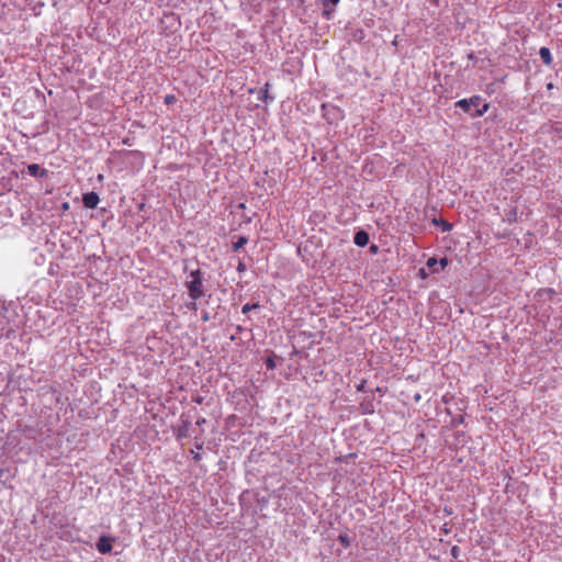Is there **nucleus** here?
Returning <instances> with one entry per match:
<instances>
[{
  "label": "nucleus",
  "mask_w": 562,
  "mask_h": 562,
  "mask_svg": "<svg viewBox=\"0 0 562 562\" xmlns=\"http://www.w3.org/2000/svg\"><path fill=\"white\" fill-rule=\"evenodd\" d=\"M187 307H188L189 310H191V311H196V308H198L196 301H193V300H192V302H191V303L187 304Z\"/></svg>",
  "instance_id": "24"
},
{
  "label": "nucleus",
  "mask_w": 562,
  "mask_h": 562,
  "mask_svg": "<svg viewBox=\"0 0 562 562\" xmlns=\"http://www.w3.org/2000/svg\"><path fill=\"white\" fill-rule=\"evenodd\" d=\"M189 278L190 280L184 282L188 295L191 300L198 301L205 295L203 273L200 269H195L190 272Z\"/></svg>",
  "instance_id": "1"
},
{
  "label": "nucleus",
  "mask_w": 562,
  "mask_h": 562,
  "mask_svg": "<svg viewBox=\"0 0 562 562\" xmlns=\"http://www.w3.org/2000/svg\"><path fill=\"white\" fill-rule=\"evenodd\" d=\"M201 318L203 322H209L210 321V313L207 311H203L202 312V315H201Z\"/></svg>",
  "instance_id": "25"
},
{
  "label": "nucleus",
  "mask_w": 562,
  "mask_h": 562,
  "mask_svg": "<svg viewBox=\"0 0 562 562\" xmlns=\"http://www.w3.org/2000/svg\"><path fill=\"white\" fill-rule=\"evenodd\" d=\"M539 56H540L542 63L547 66H550L553 61L551 52L548 47H541L539 49Z\"/></svg>",
  "instance_id": "9"
},
{
  "label": "nucleus",
  "mask_w": 562,
  "mask_h": 562,
  "mask_svg": "<svg viewBox=\"0 0 562 562\" xmlns=\"http://www.w3.org/2000/svg\"><path fill=\"white\" fill-rule=\"evenodd\" d=\"M463 420H464V417H463V416H458L457 418H454V419L452 420V424H453L454 426H457V425H459V424H462V423H463Z\"/></svg>",
  "instance_id": "26"
},
{
  "label": "nucleus",
  "mask_w": 562,
  "mask_h": 562,
  "mask_svg": "<svg viewBox=\"0 0 562 562\" xmlns=\"http://www.w3.org/2000/svg\"><path fill=\"white\" fill-rule=\"evenodd\" d=\"M432 223L437 226H441V231L445 233L452 229V225L443 218H434Z\"/></svg>",
  "instance_id": "13"
},
{
  "label": "nucleus",
  "mask_w": 562,
  "mask_h": 562,
  "mask_svg": "<svg viewBox=\"0 0 562 562\" xmlns=\"http://www.w3.org/2000/svg\"><path fill=\"white\" fill-rule=\"evenodd\" d=\"M63 209H64V210H68V209H69V204H68L67 202H65V203L63 204Z\"/></svg>",
  "instance_id": "33"
},
{
  "label": "nucleus",
  "mask_w": 562,
  "mask_h": 562,
  "mask_svg": "<svg viewBox=\"0 0 562 562\" xmlns=\"http://www.w3.org/2000/svg\"><path fill=\"white\" fill-rule=\"evenodd\" d=\"M245 270H246L245 263L241 260H239L238 266H237V271L241 273V272H245Z\"/></svg>",
  "instance_id": "23"
},
{
  "label": "nucleus",
  "mask_w": 562,
  "mask_h": 562,
  "mask_svg": "<svg viewBox=\"0 0 562 562\" xmlns=\"http://www.w3.org/2000/svg\"><path fill=\"white\" fill-rule=\"evenodd\" d=\"M267 368H268V369H273V368H274V362H273V360H271V359H268V360H267Z\"/></svg>",
  "instance_id": "28"
},
{
  "label": "nucleus",
  "mask_w": 562,
  "mask_h": 562,
  "mask_svg": "<svg viewBox=\"0 0 562 562\" xmlns=\"http://www.w3.org/2000/svg\"><path fill=\"white\" fill-rule=\"evenodd\" d=\"M442 513L445 516H451L453 514V508L450 506H445L442 508Z\"/></svg>",
  "instance_id": "20"
},
{
  "label": "nucleus",
  "mask_w": 562,
  "mask_h": 562,
  "mask_svg": "<svg viewBox=\"0 0 562 562\" xmlns=\"http://www.w3.org/2000/svg\"><path fill=\"white\" fill-rule=\"evenodd\" d=\"M419 273H420L422 277H425L426 276L425 269H420Z\"/></svg>",
  "instance_id": "34"
},
{
  "label": "nucleus",
  "mask_w": 562,
  "mask_h": 562,
  "mask_svg": "<svg viewBox=\"0 0 562 562\" xmlns=\"http://www.w3.org/2000/svg\"><path fill=\"white\" fill-rule=\"evenodd\" d=\"M370 250H371V252H376L378 251V246L376 245H371L370 246Z\"/></svg>",
  "instance_id": "31"
},
{
  "label": "nucleus",
  "mask_w": 562,
  "mask_h": 562,
  "mask_svg": "<svg viewBox=\"0 0 562 562\" xmlns=\"http://www.w3.org/2000/svg\"><path fill=\"white\" fill-rule=\"evenodd\" d=\"M175 100H176V98L172 94H168V95L165 97V103L166 104H171V103L175 102Z\"/></svg>",
  "instance_id": "21"
},
{
  "label": "nucleus",
  "mask_w": 562,
  "mask_h": 562,
  "mask_svg": "<svg viewBox=\"0 0 562 562\" xmlns=\"http://www.w3.org/2000/svg\"><path fill=\"white\" fill-rule=\"evenodd\" d=\"M490 109V103L482 101V104L479 108H474V112L471 113L472 117H481L483 116Z\"/></svg>",
  "instance_id": "12"
},
{
  "label": "nucleus",
  "mask_w": 562,
  "mask_h": 562,
  "mask_svg": "<svg viewBox=\"0 0 562 562\" xmlns=\"http://www.w3.org/2000/svg\"><path fill=\"white\" fill-rule=\"evenodd\" d=\"M27 173L32 177H36V178H46L47 175H48V170L45 169V168H42L40 165L37 164H30L27 165Z\"/></svg>",
  "instance_id": "6"
},
{
  "label": "nucleus",
  "mask_w": 562,
  "mask_h": 562,
  "mask_svg": "<svg viewBox=\"0 0 562 562\" xmlns=\"http://www.w3.org/2000/svg\"><path fill=\"white\" fill-rule=\"evenodd\" d=\"M449 261L446 257L441 258L439 261H438V265L440 266L439 271L440 270H443L447 266H448Z\"/></svg>",
  "instance_id": "19"
},
{
  "label": "nucleus",
  "mask_w": 562,
  "mask_h": 562,
  "mask_svg": "<svg viewBox=\"0 0 562 562\" xmlns=\"http://www.w3.org/2000/svg\"><path fill=\"white\" fill-rule=\"evenodd\" d=\"M248 243V238L246 236H239L236 241L232 245L233 251H238Z\"/></svg>",
  "instance_id": "14"
},
{
  "label": "nucleus",
  "mask_w": 562,
  "mask_h": 562,
  "mask_svg": "<svg viewBox=\"0 0 562 562\" xmlns=\"http://www.w3.org/2000/svg\"><path fill=\"white\" fill-rule=\"evenodd\" d=\"M236 330H237L238 333H240V331H243V330H244V328H243L240 325H237V326H236Z\"/></svg>",
  "instance_id": "32"
},
{
  "label": "nucleus",
  "mask_w": 562,
  "mask_h": 562,
  "mask_svg": "<svg viewBox=\"0 0 562 562\" xmlns=\"http://www.w3.org/2000/svg\"><path fill=\"white\" fill-rule=\"evenodd\" d=\"M369 239H370L369 234L363 229L356 232V234L353 236V243L358 247H366L369 244Z\"/></svg>",
  "instance_id": "7"
},
{
  "label": "nucleus",
  "mask_w": 562,
  "mask_h": 562,
  "mask_svg": "<svg viewBox=\"0 0 562 562\" xmlns=\"http://www.w3.org/2000/svg\"><path fill=\"white\" fill-rule=\"evenodd\" d=\"M191 453H192V457H193V460L194 461H200L201 460V454L199 452H195L193 450H191Z\"/></svg>",
  "instance_id": "27"
},
{
  "label": "nucleus",
  "mask_w": 562,
  "mask_h": 562,
  "mask_svg": "<svg viewBox=\"0 0 562 562\" xmlns=\"http://www.w3.org/2000/svg\"><path fill=\"white\" fill-rule=\"evenodd\" d=\"M271 85L266 82L265 87L258 91V99L265 103H270L274 100V97L269 94Z\"/></svg>",
  "instance_id": "8"
},
{
  "label": "nucleus",
  "mask_w": 562,
  "mask_h": 562,
  "mask_svg": "<svg viewBox=\"0 0 562 562\" xmlns=\"http://www.w3.org/2000/svg\"><path fill=\"white\" fill-rule=\"evenodd\" d=\"M204 423H205V418H204V417H200V418H198V420H196V425H202V424H204Z\"/></svg>",
  "instance_id": "30"
},
{
  "label": "nucleus",
  "mask_w": 562,
  "mask_h": 562,
  "mask_svg": "<svg viewBox=\"0 0 562 562\" xmlns=\"http://www.w3.org/2000/svg\"><path fill=\"white\" fill-rule=\"evenodd\" d=\"M450 554L453 559H458L461 555V549L458 546H452Z\"/></svg>",
  "instance_id": "18"
},
{
  "label": "nucleus",
  "mask_w": 562,
  "mask_h": 562,
  "mask_svg": "<svg viewBox=\"0 0 562 562\" xmlns=\"http://www.w3.org/2000/svg\"><path fill=\"white\" fill-rule=\"evenodd\" d=\"M112 542H113V538L112 537H109V536H105V535H102L97 543H95V548L97 550L101 553V554H106V553H110L111 550H112Z\"/></svg>",
  "instance_id": "4"
},
{
  "label": "nucleus",
  "mask_w": 562,
  "mask_h": 562,
  "mask_svg": "<svg viewBox=\"0 0 562 562\" xmlns=\"http://www.w3.org/2000/svg\"><path fill=\"white\" fill-rule=\"evenodd\" d=\"M338 541L345 547V548H348L351 543V539L349 537V535L347 533H340L338 536Z\"/></svg>",
  "instance_id": "16"
},
{
  "label": "nucleus",
  "mask_w": 562,
  "mask_h": 562,
  "mask_svg": "<svg viewBox=\"0 0 562 562\" xmlns=\"http://www.w3.org/2000/svg\"><path fill=\"white\" fill-rule=\"evenodd\" d=\"M360 411L362 414H366V415L372 414L374 412L373 401L364 398L360 403Z\"/></svg>",
  "instance_id": "10"
},
{
  "label": "nucleus",
  "mask_w": 562,
  "mask_h": 562,
  "mask_svg": "<svg viewBox=\"0 0 562 562\" xmlns=\"http://www.w3.org/2000/svg\"><path fill=\"white\" fill-rule=\"evenodd\" d=\"M82 202L85 207L95 209L98 206V203L100 202V198L95 192H88L83 194Z\"/></svg>",
  "instance_id": "5"
},
{
  "label": "nucleus",
  "mask_w": 562,
  "mask_h": 562,
  "mask_svg": "<svg viewBox=\"0 0 562 562\" xmlns=\"http://www.w3.org/2000/svg\"><path fill=\"white\" fill-rule=\"evenodd\" d=\"M191 423L189 419H182V425L178 428L177 437L178 438H186L189 436V427Z\"/></svg>",
  "instance_id": "11"
},
{
  "label": "nucleus",
  "mask_w": 562,
  "mask_h": 562,
  "mask_svg": "<svg viewBox=\"0 0 562 562\" xmlns=\"http://www.w3.org/2000/svg\"><path fill=\"white\" fill-rule=\"evenodd\" d=\"M338 2H339V0H323V4H324L325 7H328V5H336Z\"/></svg>",
  "instance_id": "22"
},
{
  "label": "nucleus",
  "mask_w": 562,
  "mask_h": 562,
  "mask_svg": "<svg viewBox=\"0 0 562 562\" xmlns=\"http://www.w3.org/2000/svg\"><path fill=\"white\" fill-rule=\"evenodd\" d=\"M259 307H260L259 303H254V304H249V303H247V304H245V305L241 307V313H243V314H247V313H249L250 311L256 310V308H259Z\"/></svg>",
  "instance_id": "17"
},
{
  "label": "nucleus",
  "mask_w": 562,
  "mask_h": 562,
  "mask_svg": "<svg viewBox=\"0 0 562 562\" xmlns=\"http://www.w3.org/2000/svg\"><path fill=\"white\" fill-rule=\"evenodd\" d=\"M482 101L483 98L480 94H474L468 99H461L457 101L454 106L471 115V113L474 112L472 109L479 108L482 104Z\"/></svg>",
  "instance_id": "2"
},
{
  "label": "nucleus",
  "mask_w": 562,
  "mask_h": 562,
  "mask_svg": "<svg viewBox=\"0 0 562 562\" xmlns=\"http://www.w3.org/2000/svg\"><path fill=\"white\" fill-rule=\"evenodd\" d=\"M322 111H323V116L330 124L335 123L344 117L341 109L336 105H333V104H323Z\"/></svg>",
  "instance_id": "3"
},
{
  "label": "nucleus",
  "mask_w": 562,
  "mask_h": 562,
  "mask_svg": "<svg viewBox=\"0 0 562 562\" xmlns=\"http://www.w3.org/2000/svg\"><path fill=\"white\" fill-rule=\"evenodd\" d=\"M427 267L429 269H431V272L432 273H438L439 272V269L437 268L438 266V260L435 258V257H430L427 262H426Z\"/></svg>",
  "instance_id": "15"
},
{
  "label": "nucleus",
  "mask_w": 562,
  "mask_h": 562,
  "mask_svg": "<svg viewBox=\"0 0 562 562\" xmlns=\"http://www.w3.org/2000/svg\"><path fill=\"white\" fill-rule=\"evenodd\" d=\"M364 384L366 382L362 381L358 386H357V390L360 391V392H363L364 391Z\"/></svg>",
  "instance_id": "29"
}]
</instances>
